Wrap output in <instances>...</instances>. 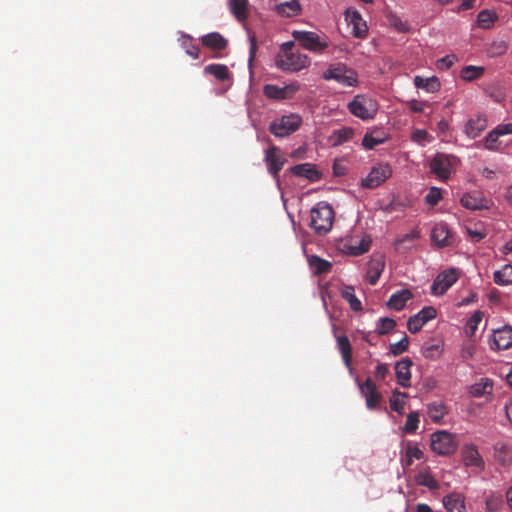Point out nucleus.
Returning a JSON list of instances; mask_svg holds the SVG:
<instances>
[{"instance_id": "f257e3e1", "label": "nucleus", "mask_w": 512, "mask_h": 512, "mask_svg": "<svg viewBox=\"0 0 512 512\" xmlns=\"http://www.w3.org/2000/svg\"><path fill=\"white\" fill-rule=\"evenodd\" d=\"M278 68L283 71L297 72L310 64V58L295 49L294 42H286L281 46V52L275 59Z\"/></svg>"}, {"instance_id": "f03ea898", "label": "nucleus", "mask_w": 512, "mask_h": 512, "mask_svg": "<svg viewBox=\"0 0 512 512\" xmlns=\"http://www.w3.org/2000/svg\"><path fill=\"white\" fill-rule=\"evenodd\" d=\"M311 221L310 227L318 235L327 234L334 222V210L326 202H318L310 212Z\"/></svg>"}, {"instance_id": "7ed1b4c3", "label": "nucleus", "mask_w": 512, "mask_h": 512, "mask_svg": "<svg viewBox=\"0 0 512 512\" xmlns=\"http://www.w3.org/2000/svg\"><path fill=\"white\" fill-rule=\"evenodd\" d=\"M378 109V102L366 95H356L348 104V110L350 113L362 120L373 119L377 114Z\"/></svg>"}, {"instance_id": "20e7f679", "label": "nucleus", "mask_w": 512, "mask_h": 512, "mask_svg": "<svg viewBox=\"0 0 512 512\" xmlns=\"http://www.w3.org/2000/svg\"><path fill=\"white\" fill-rule=\"evenodd\" d=\"M324 80H334L340 85L352 87L358 82V76L354 69L343 63L330 65L323 73Z\"/></svg>"}, {"instance_id": "39448f33", "label": "nucleus", "mask_w": 512, "mask_h": 512, "mask_svg": "<svg viewBox=\"0 0 512 512\" xmlns=\"http://www.w3.org/2000/svg\"><path fill=\"white\" fill-rule=\"evenodd\" d=\"M293 38L306 50L315 53H321L329 44L327 40L312 31L294 30Z\"/></svg>"}, {"instance_id": "423d86ee", "label": "nucleus", "mask_w": 512, "mask_h": 512, "mask_svg": "<svg viewBox=\"0 0 512 512\" xmlns=\"http://www.w3.org/2000/svg\"><path fill=\"white\" fill-rule=\"evenodd\" d=\"M302 118L297 114L284 115L271 122L269 132L276 137H286L299 129Z\"/></svg>"}, {"instance_id": "0eeeda50", "label": "nucleus", "mask_w": 512, "mask_h": 512, "mask_svg": "<svg viewBox=\"0 0 512 512\" xmlns=\"http://www.w3.org/2000/svg\"><path fill=\"white\" fill-rule=\"evenodd\" d=\"M457 448L454 436L446 431H437L431 436V449L439 455H448Z\"/></svg>"}, {"instance_id": "6e6552de", "label": "nucleus", "mask_w": 512, "mask_h": 512, "mask_svg": "<svg viewBox=\"0 0 512 512\" xmlns=\"http://www.w3.org/2000/svg\"><path fill=\"white\" fill-rule=\"evenodd\" d=\"M392 175V169L388 164H378L374 166L367 177L362 180V186L368 189H374L384 183Z\"/></svg>"}, {"instance_id": "1a4fd4ad", "label": "nucleus", "mask_w": 512, "mask_h": 512, "mask_svg": "<svg viewBox=\"0 0 512 512\" xmlns=\"http://www.w3.org/2000/svg\"><path fill=\"white\" fill-rule=\"evenodd\" d=\"M264 161L266 163L269 173L278 179L279 172L286 163V157L277 146H271L265 151Z\"/></svg>"}, {"instance_id": "9d476101", "label": "nucleus", "mask_w": 512, "mask_h": 512, "mask_svg": "<svg viewBox=\"0 0 512 512\" xmlns=\"http://www.w3.org/2000/svg\"><path fill=\"white\" fill-rule=\"evenodd\" d=\"M437 311L432 306L422 308L417 314L411 316L407 321V328L410 333L416 334L430 320L436 318Z\"/></svg>"}, {"instance_id": "9b49d317", "label": "nucleus", "mask_w": 512, "mask_h": 512, "mask_svg": "<svg viewBox=\"0 0 512 512\" xmlns=\"http://www.w3.org/2000/svg\"><path fill=\"white\" fill-rule=\"evenodd\" d=\"M300 89L298 82H292L283 87H279L273 84H267L264 86V94L266 97L275 100H283L292 98L295 93Z\"/></svg>"}, {"instance_id": "f8f14e48", "label": "nucleus", "mask_w": 512, "mask_h": 512, "mask_svg": "<svg viewBox=\"0 0 512 512\" xmlns=\"http://www.w3.org/2000/svg\"><path fill=\"white\" fill-rule=\"evenodd\" d=\"M458 276V270L455 268L441 272L433 282L432 293L435 295L444 294L458 280Z\"/></svg>"}, {"instance_id": "ddd939ff", "label": "nucleus", "mask_w": 512, "mask_h": 512, "mask_svg": "<svg viewBox=\"0 0 512 512\" xmlns=\"http://www.w3.org/2000/svg\"><path fill=\"white\" fill-rule=\"evenodd\" d=\"M452 157L437 153L430 162L431 171L441 180H447L452 171Z\"/></svg>"}, {"instance_id": "4468645a", "label": "nucleus", "mask_w": 512, "mask_h": 512, "mask_svg": "<svg viewBox=\"0 0 512 512\" xmlns=\"http://www.w3.org/2000/svg\"><path fill=\"white\" fill-rule=\"evenodd\" d=\"M357 383L362 396L365 397L367 408L375 409L382 398L375 383L370 377H368L364 382H360L359 379H357Z\"/></svg>"}, {"instance_id": "2eb2a0df", "label": "nucleus", "mask_w": 512, "mask_h": 512, "mask_svg": "<svg viewBox=\"0 0 512 512\" xmlns=\"http://www.w3.org/2000/svg\"><path fill=\"white\" fill-rule=\"evenodd\" d=\"M431 240L436 246L440 248L448 247L453 245L454 236L452 232L449 230L447 224L438 223L434 226L432 230Z\"/></svg>"}, {"instance_id": "dca6fc26", "label": "nucleus", "mask_w": 512, "mask_h": 512, "mask_svg": "<svg viewBox=\"0 0 512 512\" xmlns=\"http://www.w3.org/2000/svg\"><path fill=\"white\" fill-rule=\"evenodd\" d=\"M346 20L352 25V34L354 37H366L368 27L358 11L348 9L346 11Z\"/></svg>"}, {"instance_id": "f3484780", "label": "nucleus", "mask_w": 512, "mask_h": 512, "mask_svg": "<svg viewBox=\"0 0 512 512\" xmlns=\"http://www.w3.org/2000/svg\"><path fill=\"white\" fill-rule=\"evenodd\" d=\"M424 456L423 451L418 447L416 443L408 441L405 444L403 454L401 455V465L403 469L409 468L413 464V460H420Z\"/></svg>"}, {"instance_id": "a211bd4d", "label": "nucleus", "mask_w": 512, "mask_h": 512, "mask_svg": "<svg viewBox=\"0 0 512 512\" xmlns=\"http://www.w3.org/2000/svg\"><path fill=\"white\" fill-rule=\"evenodd\" d=\"M413 362L409 358L402 359L398 361L395 365V374L397 378V382L404 388L410 387V379H411V366Z\"/></svg>"}, {"instance_id": "6ab92c4d", "label": "nucleus", "mask_w": 512, "mask_h": 512, "mask_svg": "<svg viewBox=\"0 0 512 512\" xmlns=\"http://www.w3.org/2000/svg\"><path fill=\"white\" fill-rule=\"evenodd\" d=\"M462 206L470 210H486L490 208V201L482 198L478 193H466L460 200Z\"/></svg>"}, {"instance_id": "aec40b11", "label": "nucleus", "mask_w": 512, "mask_h": 512, "mask_svg": "<svg viewBox=\"0 0 512 512\" xmlns=\"http://www.w3.org/2000/svg\"><path fill=\"white\" fill-rule=\"evenodd\" d=\"M291 172L293 175L306 178L311 182H316L321 178V173L316 168V165L311 163L295 165L291 168Z\"/></svg>"}, {"instance_id": "412c9836", "label": "nucleus", "mask_w": 512, "mask_h": 512, "mask_svg": "<svg viewBox=\"0 0 512 512\" xmlns=\"http://www.w3.org/2000/svg\"><path fill=\"white\" fill-rule=\"evenodd\" d=\"M275 11L283 17L297 16L301 6L297 0H275Z\"/></svg>"}, {"instance_id": "4be33fe9", "label": "nucleus", "mask_w": 512, "mask_h": 512, "mask_svg": "<svg viewBox=\"0 0 512 512\" xmlns=\"http://www.w3.org/2000/svg\"><path fill=\"white\" fill-rule=\"evenodd\" d=\"M493 342L499 350H505L512 346V327L504 326L493 333Z\"/></svg>"}, {"instance_id": "5701e85b", "label": "nucleus", "mask_w": 512, "mask_h": 512, "mask_svg": "<svg viewBox=\"0 0 512 512\" xmlns=\"http://www.w3.org/2000/svg\"><path fill=\"white\" fill-rule=\"evenodd\" d=\"M385 268V261L383 257L374 258L369 261L366 278L370 285H375L383 270Z\"/></svg>"}, {"instance_id": "b1692460", "label": "nucleus", "mask_w": 512, "mask_h": 512, "mask_svg": "<svg viewBox=\"0 0 512 512\" xmlns=\"http://www.w3.org/2000/svg\"><path fill=\"white\" fill-rule=\"evenodd\" d=\"M200 40L204 46L214 51H222L228 45L227 40L218 32L206 34Z\"/></svg>"}, {"instance_id": "393cba45", "label": "nucleus", "mask_w": 512, "mask_h": 512, "mask_svg": "<svg viewBox=\"0 0 512 512\" xmlns=\"http://www.w3.org/2000/svg\"><path fill=\"white\" fill-rule=\"evenodd\" d=\"M443 504L449 512H465V499L460 493L453 492L445 496Z\"/></svg>"}, {"instance_id": "a878e982", "label": "nucleus", "mask_w": 512, "mask_h": 512, "mask_svg": "<svg viewBox=\"0 0 512 512\" xmlns=\"http://www.w3.org/2000/svg\"><path fill=\"white\" fill-rule=\"evenodd\" d=\"M412 296H413V294L410 290H408V289L400 290L396 293H393L390 296V298L387 302V306L396 311H400L405 307L406 302L408 300H410L412 298Z\"/></svg>"}, {"instance_id": "bb28decb", "label": "nucleus", "mask_w": 512, "mask_h": 512, "mask_svg": "<svg viewBox=\"0 0 512 512\" xmlns=\"http://www.w3.org/2000/svg\"><path fill=\"white\" fill-rule=\"evenodd\" d=\"M337 348L341 353L342 359L349 370H352V346L347 336H336Z\"/></svg>"}, {"instance_id": "cd10ccee", "label": "nucleus", "mask_w": 512, "mask_h": 512, "mask_svg": "<svg viewBox=\"0 0 512 512\" xmlns=\"http://www.w3.org/2000/svg\"><path fill=\"white\" fill-rule=\"evenodd\" d=\"M463 462L466 466L482 467L483 460L475 446H466L462 451Z\"/></svg>"}, {"instance_id": "c85d7f7f", "label": "nucleus", "mask_w": 512, "mask_h": 512, "mask_svg": "<svg viewBox=\"0 0 512 512\" xmlns=\"http://www.w3.org/2000/svg\"><path fill=\"white\" fill-rule=\"evenodd\" d=\"M487 127V122L485 118L477 117L474 119H470L465 126V133L470 138H476L480 135L482 131H484Z\"/></svg>"}, {"instance_id": "c756f323", "label": "nucleus", "mask_w": 512, "mask_h": 512, "mask_svg": "<svg viewBox=\"0 0 512 512\" xmlns=\"http://www.w3.org/2000/svg\"><path fill=\"white\" fill-rule=\"evenodd\" d=\"M415 481L418 485L429 488L430 490H435L439 487L438 482L432 476L429 468H425L420 470L415 475Z\"/></svg>"}, {"instance_id": "7c9ffc66", "label": "nucleus", "mask_w": 512, "mask_h": 512, "mask_svg": "<svg viewBox=\"0 0 512 512\" xmlns=\"http://www.w3.org/2000/svg\"><path fill=\"white\" fill-rule=\"evenodd\" d=\"M308 262H309L310 268L313 270L314 274H316V275L328 273L332 268L331 262H329L325 259H322L317 255L310 256L308 259Z\"/></svg>"}, {"instance_id": "2f4dec72", "label": "nucleus", "mask_w": 512, "mask_h": 512, "mask_svg": "<svg viewBox=\"0 0 512 512\" xmlns=\"http://www.w3.org/2000/svg\"><path fill=\"white\" fill-rule=\"evenodd\" d=\"M442 353V343L439 340H429L422 346V355L427 359H436Z\"/></svg>"}, {"instance_id": "473e14b6", "label": "nucleus", "mask_w": 512, "mask_h": 512, "mask_svg": "<svg viewBox=\"0 0 512 512\" xmlns=\"http://www.w3.org/2000/svg\"><path fill=\"white\" fill-rule=\"evenodd\" d=\"M493 388L492 380L488 378H482L479 382L475 383L470 387V394L473 397H482L486 394H490Z\"/></svg>"}, {"instance_id": "72a5a7b5", "label": "nucleus", "mask_w": 512, "mask_h": 512, "mask_svg": "<svg viewBox=\"0 0 512 512\" xmlns=\"http://www.w3.org/2000/svg\"><path fill=\"white\" fill-rule=\"evenodd\" d=\"M414 84L417 88L424 89L430 93H434L440 89V82L436 77L422 78L421 76H416L414 78Z\"/></svg>"}, {"instance_id": "f704fd0d", "label": "nucleus", "mask_w": 512, "mask_h": 512, "mask_svg": "<svg viewBox=\"0 0 512 512\" xmlns=\"http://www.w3.org/2000/svg\"><path fill=\"white\" fill-rule=\"evenodd\" d=\"M204 72L214 76L220 81H225L230 78L229 69L224 64H209L204 68Z\"/></svg>"}, {"instance_id": "c9c22d12", "label": "nucleus", "mask_w": 512, "mask_h": 512, "mask_svg": "<svg viewBox=\"0 0 512 512\" xmlns=\"http://www.w3.org/2000/svg\"><path fill=\"white\" fill-rule=\"evenodd\" d=\"M354 130L350 127H343L335 130L330 137L333 146H339L352 139Z\"/></svg>"}, {"instance_id": "e433bc0d", "label": "nucleus", "mask_w": 512, "mask_h": 512, "mask_svg": "<svg viewBox=\"0 0 512 512\" xmlns=\"http://www.w3.org/2000/svg\"><path fill=\"white\" fill-rule=\"evenodd\" d=\"M485 72V68L482 66L468 65L462 68L460 77L468 82L474 81L480 78Z\"/></svg>"}, {"instance_id": "4c0bfd02", "label": "nucleus", "mask_w": 512, "mask_h": 512, "mask_svg": "<svg viewBox=\"0 0 512 512\" xmlns=\"http://www.w3.org/2000/svg\"><path fill=\"white\" fill-rule=\"evenodd\" d=\"M229 5L238 20L248 17V0H229Z\"/></svg>"}, {"instance_id": "58836bf2", "label": "nucleus", "mask_w": 512, "mask_h": 512, "mask_svg": "<svg viewBox=\"0 0 512 512\" xmlns=\"http://www.w3.org/2000/svg\"><path fill=\"white\" fill-rule=\"evenodd\" d=\"M494 282L501 286L512 284V265H505L501 270L494 272Z\"/></svg>"}, {"instance_id": "ea45409f", "label": "nucleus", "mask_w": 512, "mask_h": 512, "mask_svg": "<svg viewBox=\"0 0 512 512\" xmlns=\"http://www.w3.org/2000/svg\"><path fill=\"white\" fill-rule=\"evenodd\" d=\"M508 43L505 40H494L486 48L489 57H498L506 53Z\"/></svg>"}, {"instance_id": "a19ab883", "label": "nucleus", "mask_w": 512, "mask_h": 512, "mask_svg": "<svg viewBox=\"0 0 512 512\" xmlns=\"http://www.w3.org/2000/svg\"><path fill=\"white\" fill-rule=\"evenodd\" d=\"M371 240L369 237H363L358 245L355 244H344V248L347 249L348 253L354 256H359L366 253L370 248Z\"/></svg>"}, {"instance_id": "79ce46f5", "label": "nucleus", "mask_w": 512, "mask_h": 512, "mask_svg": "<svg viewBox=\"0 0 512 512\" xmlns=\"http://www.w3.org/2000/svg\"><path fill=\"white\" fill-rule=\"evenodd\" d=\"M498 19L495 12L490 10H482L477 16V23L483 29H489Z\"/></svg>"}, {"instance_id": "37998d69", "label": "nucleus", "mask_w": 512, "mask_h": 512, "mask_svg": "<svg viewBox=\"0 0 512 512\" xmlns=\"http://www.w3.org/2000/svg\"><path fill=\"white\" fill-rule=\"evenodd\" d=\"M343 298L349 303L350 308L353 311H361L362 304L361 301L356 297L354 293V288L352 286H347L342 293Z\"/></svg>"}, {"instance_id": "c03bdc74", "label": "nucleus", "mask_w": 512, "mask_h": 512, "mask_svg": "<svg viewBox=\"0 0 512 512\" xmlns=\"http://www.w3.org/2000/svg\"><path fill=\"white\" fill-rule=\"evenodd\" d=\"M405 398L407 394L404 392L395 391L390 398V407L393 411L402 414L405 406Z\"/></svg>"}, {"instance_id": "a18cd8bd", "label": "nucleus", "mask_w": 512, "mask_h": 512, "mask_svg": "<svg viewBox=\"0 0 512 512\" xmlns=\"http://www.w3.org/2000/svg\"><path fill=\"white\" fill-rule=\"evenodd\" d=\"M495 457L503 465H508L512 462V450L507 445L496 446Z\"/></svg>"}, {"instance_id": "49530a36", "label": "nucleus", "mask_w": 512, "mask_h": 512, "mask_svg": "<svg viewBox=\"0 0 512 512\" xmlns=\"http://www.w3.org/2000/svg\"><path fill=\"white\" fill-rule=\"evenodd\" d=\"M181 46L185 50L186 54L194 59L199 57V48L193 43V39L189 35H184L181 39Z\"/></svg>"}, {"instance_id": "de8ad7c7", "label": "nucleus", "mask_w": 512, "mask_h": 512, "mask_svg": "<svg viewBox=\"0 0 512 512\" xmlns=\"http://www.w3.org/2000/svg\"><path fill=\"white\" fill-rule=\"evenodd\" d=\"M396 326V321L389 317L380 318L377 321L376 332L378 335H385L391 332Z\"/></svg>"}, {"instance_id": "09e8293b", "label": "nucleus", "mask_w": 512, "mask_h": 512, "mask_svg": "<svg viewBox=\"0 0 512 512\" xmlns=\"http://www.w3.org/2000/svg\"><path fill=\"white\" fill-rule=\"evenodd\" d=\"M483 318V312L482 311H476L467 321L465 330L466 334L469 336H472L475 334V332L478 329L479 323L482 321Z\"/></svg>"}, {"instance_id": "8fccbe9b", "label": "nucleus", "mask_w": 512, "mask_h": 512, "mask_svg": "<svg viewBox=\"0 0 512 512\" xmlns=\"http://www.w3.org/2000/svg\"><path fill=\"white\" fill-rule=\"evenodd\" d=\"M419 415L417 412H411L408 414L403 431L405 433H413L416 431L419 425Z\"/></svg>"}, {"instance_id": "3c124183", "label": "nucleus", "mask_w": 512, "mask_h": 512, "mask_svg": "<svg viewBox=\"0 0 512 512\" xmlns=\"http://www.w3.org/2000/svg\"><path fill=\"white\" fill-rule=\"evenodd\" d=\"M408 346H409V340H408V337L405 336L400 341L390 344V352L393 355L397 356V355H400L401 353L407 351Z\"/></svg>"}, {"instance_id": "603ef678", "label": "nucleus", "mask_w": 512, "mask_h": 512, "mask_svg": "<svg viewBox=\"0 0 512 512\" xmlns=\"http://www.w3.org/2000/svg\"><path fill=\"white\" fill-rule=\"evenodd\" d=\"M429 415L433 420H439L442 418L446 411L445 407L441 403H432L428 407Z\"/></svg>"}, {"instance_id": "864d4df0", "label": "nucleus", "mask_w": 512, "mask_h": 512, "mask_svg": "<svg viewBox=\"0 0 512 512\" xmlns=\"http://www.w3.org/2000/svg\"><path fill=\"white\" fill-rule=\"evenodd\" d=\"M441 190L437 187L430 188L429 192L425 196V202L431 206H435L441 200Z\"/></svg>"}, {"instance_id": "5fc2aeb1", "label": "nucleus", "mask_w": 512, "mask_h": 512, "mask_svg": "<svg viewBox=\"0 0 512 512\" xmlns=\"http://www.w3.org/2000/svg\"><path fill=\"white\" fill-rule=\"evenodd\" d=\"M383 142H384V139L374 137L372 133H366L364 135V138H363V141H362V145L366 149H373L374 147H376L377 145H379V144H381Z\"/></svg>"}, {"instance_id": "6e6d98bb", "label": "nucleus", "mask_w": 512, "mask_h": 512, "mask_svg": "<svg viewBox=\"0 0 512 512\" xmlns=\"http://www.w3.org/2000/svg\"><path fill=\"white\" fill-rule=\"evenodd\" d=\"M457 61V57L454 54L447 55L437 61V68L440 70H448Z\"/></svg>"}, {"instance_id": "4d7b16f0", "label": "nucleus", "mask_w": 512, "mask_h": 512, "mask_svg": "<svg viewBox=\"0 0 512 512\" xmlns=\"http://www.w3.org/2000/svg\"><path fill=\"white\" fill-rule=\"evenodd\" d=\"M428 136L429 134L426 130L416 129L412 132L411 139L412 141L422 145L428 139Z\"/></svg>"}, {"instance_id": "13d9d810", "label": "nucleus", "mask_w": 512, "mask_h": 512, "mask_svg": "<svg viewBox=\"0 0 512 512\" xmlns=\"http://www.w3.org/2000/svg\"><path fill=\"white\" fill-rule=\"evenodd\" d=\"M499 135L496 129H493L485 138V146L487 149L494 150L495 143L497 142Z\"/></svg>"}, {"instance_id": "bf43d9fd", "label": "nucleus", "mask_w": 512, "mask_h": 512, "mask_svg": "<svg viewBox=\"0 0 512 512\" xmlns=\"http://www.w3.org/2000/svg\"><path fill=\"white\" fill-rule=\"evenodd\" d=\"M388 374V367L386 364H378L375 370V378L377 380H384Z\"/></svg>"}, {"instance_id": "052dcab7", "label": "nucleus", "mask_w": 512, "mask_h": 512, "mask_svg": "<svg viewBox=\"0 0 512 512\" xmlns=\"http://www.w3.org/2000/svg\"><path fill=\"white\" fill-rule=\"evenodd\" d=\"M467 233L474 242H479L486 236L484 232L472 228H467Z\"/></svg>"}, {"instance_id": "680f3d73", "label": "nucleus", "mask_w": 512, "mask_h": 512, "mask_svg": "<svg viewBox=\"0 0 512 512\" xmlns=\"http://www.w3.org/2000/svg\"><path fill=\"white\" fill-rule=\"evenodd\" d=\"M408 107L412 112L421 113L424 111L425 103L417 100H411L408 103Z\"/></svg>"}, {"instance_id": "e2e57ef3", "label": "nucleus", "mask_w": 512, "mask_h": 512, "mask_svg": "<svg viewBox=\"0 0 512 512\" xmlns=\"http://www.w3.org/2000/svg\"><path fill=\"white\" fill-rule=\"evenodd\" d=\"M257 51V43L254 36L250 37V49H249V66L251 67L252 62L254 61L255 55Z\"/></svg>"}, {"instance_id": "0e129e2a", "label": "nucleus", "mask_w": 512, "mask_h": 512, "mask_svg": "<svg viewBox=\"0 0 512 512\" xmlns=\"http://www.w3.org/2000/svg\"><path fill=\"white\" fill-rule=\"evenodd\" d=\"M495 129L499 137L507 134H512V123L500 124Z\"/></svg>"}, {"instance_id": "69168bd1", "label": "nucleus", "mask_w": 512, "mask_h": 512, "mask_svg": "<svg viewBox=\"0 0 512 512\" xmlns=\"http://www.w3.org/2000/svg\"><path fill=\"white\" fill-rule=\"evenodd\" d=\"M477 300V294L474 293V292H471L470 295L466 298H463L460 303H459V306H467L471 303H474L476 302Z\"/></svg>"}, {"instance_id": "338daca9", "label": "nucleus", "mask_w": 512, "mask_h": 512, "mask_svg": "<svg viewBox=\"0 0 512 512\" xmlns=\"http://www.w3.org/2000/svg\"><path fill=\"white\" fill-rule=\"evenodd\" d=\"M415 512H433L431 507L424 503H419L415 507Z\"/></svg>"}, {"instance_id": "774afa93", "label": "nucleus", "mask_w": 512, "mask_h": 512, "mask_svg": "<svg viewBox=\"0 0 512 512\" xmlns=\"http://www.w3.org/2000/svg\"><path fill=\"white\" fill-rule=\"evenodd\" d=\"M506 416L512 424V400L505 405Z\"/></svg>"}]
</instances>
